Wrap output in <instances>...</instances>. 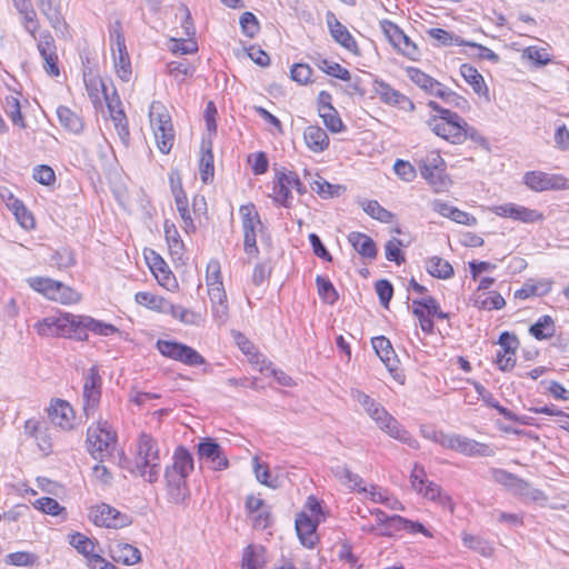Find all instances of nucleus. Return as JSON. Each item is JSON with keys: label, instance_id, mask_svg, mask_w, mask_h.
I'll use <instances>...</instances> for the list:
<instances>
[{"label": "nucleus", "instance_id": "9d476101", "mask_svg": "<svg viewBox=\"0 0 569 569\" xmlns=\"http://www.w3.org/2000/svg\"><path fill=\"white\" fill-rule=\"evenodd\" d=\"M110 39L117 74L122 81H129L132 73L131 63L120 22H116L110 29Z\"/></svg>", "mask_w": 569, "mask_h": 569}, {"label": "nucleus", "instance_id": "aec40b11", "mask_svg": "<svg viewBox=\"0 0 569 569\" xmlns=\"http://www.w3.org/2000/svg\"><path fill=\"white\" fill-rule=\"evenodd\" d=\"M327 24L333 40L352 53H359L356 39L332 12L327 13Z\"/></svg>", "mask_w": 569, "mask_h": 569}, {"label": "nucleus", "instance_id": "a211bd4d", "mask_svg": "<svg viewBox=\"0 0 569 569\" xmlns=\"http://www.w3.org/2000/svg\"><path fill=\"white\" fill-rule=\"evenodd\" d=\"M320 519H312L305 510L297 515L295 527L302 546L309 549L316 546L318 542L317 528Z\"/></svg>", "mask_w": 569, "mask_h": 569}, {"label": "nucleus", "instance_id": "58836bf2", "mask_svg": "<svg viewBox=\"0 0 569 569\" xmlns=\"http://www.w3.org/2000/svg\"><path fill=\"white\" fill-rule=\"evenodd\" d=\"M426 269L429 274L438 279H450L453 276L452 266L440 257H431L426 262Z\"/></svg>", "mask_w": 569, "mask_h": 569}, {"label": "nucleus", "instance_id": "1a4fd4ad", "mask_svg": "<svg viewBox=\"0 0 569 569\" xmlns=\"http://www.w3.org/2000/svg\"><path fill=\"white\" fill-rule=\"evenodd\" d=\"M74 315L61 313L58 317H47L34 323L33 328L42 337H67L74 339Z\"/></svg>", "mask_w": 569, "mask_h": 569}, {"label": "nucleus", "instance_id": "e433bc0d", "mask_svg": "<svg viewBox=\"0 0 569 569\" xmlns=\"http://www.w3.org/2000/svg\"><path fill=\"white\" fill-rule=\"evenodd\" d=\"M460 74L468 82L473 91L478 94L487 93L488 88L485 83L483 77L479 73V71L469 63H463L460 67Z\"/></svg>", "mask_w": 569, "mask_h": 569}, {"label": "nucleus", "instance_id": "f257e3e1", "mask_svg": "<svg viewBox=\"0 0 569 569\" xmlns=\"http://www.w3.org/2000/svg\"><path fill=\"white\" fill-rule=\"evenodd\" d=\"M127 468L131 473L142 477L150 483L159 479L161 466L157 441L148 436L141 435L138 441L137 453L133 461H127Z\"/></svg>", "mask_w": 569, "mask_h": 569}, {"label": "nucleus", "instance_id": "a18cd8bd", "mask_svg": "<svg viewBox=\"0 0 569 569\" xmlns=\"http://www.w3.org/2000/svg\"><path fill=\"white\" fill-rule=\"evenodd\" d=\"M316 66L323 71L325 73L335 77L337 79H340L342 81H350L351 80V73L348 69L343 68L337 62L329 61L323 58H319L316 61Z\"/></svg>", "mask_w": 569, "mask_h": 569}, {"label": "nucleus", "instance_id": "6e6d98bb", "mask_svg": "<svg viewBox=\"0 0 569 569\" xmlns=\"http://www.w3.org/2000/svg\"><path fill=\"white\" fill-rule=\"evenodd\" d=\"M380 28L395 49L399 47L406 37V33L390 20L380 21Z\"/></svg>", "mask_w": 569, "mask_h": 569}, {"label": "nucleus", "instance_id": "5701e85b", "mask_svg": "<svg viewBox=\"0 0 569 569\" xmlns=\"http://www.w3.org/2000/svg\"><path fill=\"white\" fill-rule=\"evenodd\" d=\"M108 551L113 561L123 566H132L141 560L140 550L124 541H112L108 547Z\"/></svg>", "mask_w": 569, "mask_h": 569}, {"label": "nucleus", "instance_id": "e2e57ef3", "mask_svg": "<svg viewBox=\"0 0 569 569\" xmlns=\"http://www.w3.org/2000/svg\"><path fill=\"white\" fill-rule=\"evenodd\" d=\"M167 71L170 76L178 80H183L184 77L191 73V64L183 58L171 61L167 64Z\"/></svg>", "mask_w": 569, "mask_h": 569}, {"label": "nucleus", "instance_id": "338daca9", "mask_svg": "<svg viewBox=\"0 0 569 569\" xmlns=\"http://www.w3.org/2000/svg\"><path fill=\"white\" fill-rule=\"evenodd\" d=\"M37 556L27 551H17L7 556V562L17 567L32 566Z\"/></svg>", "mask_w": 569, "mask_h": 569}, {"label": "nucleus", "instance_id": "8fccbe9b", "mask_svg": "<svg viewBox=\"0 0 569 569\" xmlns=\"http://www.w3.org/2000/svg\"><path fill=\"white\" fill-rule=\"evenodd\" d=\"M316 284L318 289V295L323 302L328 305H333L338 300V292L333 287L332 282L330 281V279L322 276H317Z\"/></svg>", "mask_w": 569, "mask_h": 569}, {"label": "nucleus", "instance_id": "72a5a7b5", "mask_svg": "<svg viewBox=\"0 0 569 569\" xmlns=\"http://www.w3.org/2000/svg\"><path fill=\"white\" fill-rule=\"evenodd\" d=\"M529 333L537 340L550 339L556 333L553 319L548 315L541 316L530 326Z\"/></svg>", "mask_w": 569, "mask_h": 569}, {"label": "nucleus", "instance_id": "69168bd1", "mask_svg": "<svg viewBox=\"0 0 569 569\" xmlns=\"http://www.w3.org/2000/svg\"><path fill=\"white\" fill-rule=\"evenodd\" d=\"M176 18H179L181 21V36L190 37L194 33V28L191 22V14L186 6L181 4L178 7Z\"/></svg>", "mask_w": 569, "mask_h": 569}, {"label": "nucleus", "instance_id": "cd10ccee", "mask_svg": "<svg viewBox=\"0 0 569 569\" xmlns=\"http://www.w3.org/2000/svg\"><path fill=\"white\" fill-rule=\"evenodd\" d=\"M266 549L260 545H249L242 552L241 569H264Z\"/></svg>", "mask_w": 569, "mask_h": 569}, {"label": "nucleus", "instance_id": "de8ad7c7", "mask_svg": "<svg viewBox=\"0 0 569 569\" xmlns=\"http://www.w3.org/2000/svg\"><path fill=\"white\" fill-rule=\"evenodd\" d=\"M476 305L485 310H499L506 306L505 298L497 291L478 295Z\"/></svg>", "mask_w": 569, "mask_h": 569}, {"label": "nucleus", "instance_id": "39448f33", "mask_svg": "<svg viewBox=\"0 0 569 569\" xmlns=\"http://www.w3.org/2000/svg\"><path fill=\"white\" fill-rule=\"evenodd\" d=\"M28 284L47 299L62 305H72L80 301V295L71 287L46 277H30Z\"/></svg>", "mask_w": 569, "mask_h": 569}, {"label": "nucleus", "instance_id": "6ab92c4d", "mask_svg": "<svg viewBox=\"0 0 569 569\" xmlns=\"http://www.w3.org/2000/svg\"><path fill=\"white\" fill-rule=\"evenodd\" d=\"M38 50L44 61V70L49 76H59L58 56L54 39L49 32H43L38 39Z\"/></svg>", "mask_w": 569, "mask_h": 569}, {"label": "nucleus", "instance_id": "864d4df0", "mask_svg": "<svg viewBox=\"0 0 569 569\" xmlns=\"http://www.w3.org/2000/svg\"><path fill=\"white\" fill-rule=\"evenodd\" d=\"M157 349L162 356L180 361L182 352H186V345L176 341L158 340Z\"/></svg>", "mask_w": 569, "mask_h": 569}, {"label": "nucleus", "instance_id": "774afa93", "mask_svg": "<svg viewBox=\"0 0 569 569\" xmlns=\"http://www.w3.org/2000/svg\"><path fill=\"white\" fill-rule=\"evenodd\" d=\"M51 262L59 269H68L74 264V257L68 249L56 251L51 257Z\"/></svg>", "mask_w": 569, "mask_h": 569}, {"label": "nucleus", "instance_id": "393cba45", "mask_svg": "<svg viewBox=\"0 0 569 569\" xmlns=\"http://www.w3.org/2000/svg\"><path fill=\"white\" fill-rule=\"evenodd\" d=\"M49 418L51 422L62 430L73 428L74 412L72 407L64 400H56L49 409Z\"/></svg>", "mask_w": 569, "mask_h": 569}, {"label": "nucleus", "instance_id": "a19ab883", "mask_svg": "<svg viewBox=\"0 0 569 569\" xmlns=\"http://www.w3.org/2000/svg\"><path fill=\"white\" fill-rule=\"evenodd\" d=\"M461 539L465 547L480 553L483 557H491L493 553L492 545L480 536L462 532Z\"/></svg>", "mask_w": 569, "mask_h": 569}, {"label": "nucleus", "instance_id": "412c9836", "mask_svg": "<svg viewBox=\"0 0 569 569\" xmlns=\"http://www.w3.org/2000/svg\"><path fill=\"white\" fill-rule=\"evenodd\" d=\"M231 336L234 343L248 357L249 362L254 365L260 372H264V370L269 369L271 362L268 361L266 357L258 351L256 346L244 335L232 330Z\"/></svg>", "mask_w": 569, "mask_h": 569}, {"label": "nucleus", "instance_id": "a878e982", "mask_svg": "<svg viewBox=\"0 0 569 569\" xmlns=\"http://www.w3.org/2000/svg\"><path fill=\"white\" fill-rule=\"evenodd\" d=\"M164 478L170 501L174 503L183 502L189 497L188 476L166 470Z\"/></svg>", "mask_w": 569, "mask_h": 569}, {"label": "nucleus", "instance_id": "f03ea898", "mask_svg": "<svg viewBox=\"0 0 569 569\" xmlns=\"http://www.w3.org/2000/svg\"><path fill=\"white\" fill-rule=\"evenodd\" d=\"M428 107L438 114L431 117L427 124L438 137L453 144H461L466 141V120L457 112L442 108L436 101H429Z\"/></svg>", "mask_w": 569, "mask_h": 569}, {"label": "nucleus", "instance_id": "ea45409f", "mask_svg": "<svg viewBox=\"0 0 569 569\" xmlns=\"http://www.w3.org/2000/svg\"><path fill=\"white\" fill-rule=\"evenodd\" d=\"M57 116L60 124L67 130L73 133H79L83 129L82 119L71 109L60 106L57 109Z\"/></svg>", "mask_w": 569, "mask_h": 569}, {"label": "nucleus", "instance_id": "f704fd0d", "mask_svg": "<svg viewBox=\"0 0 569 569\" xmlns=\"http://www.w3.org/2000/svg\"><path fill=\"white\" fill-rule=\"evenodd\" d=\"M161 311L171 315L173 318L178 319L184 325H197L200 320L199 315L182 306H176L169 301H164V303H162Z\"/></svg>", "mask_w": 569, "mask_h": 569}, {"label": "nucleus", "instance_id": "2f4dec72", "mask_svg": "<svg viewBox=\"0 0 569 569\" xmlns=\"http://www.w3.org/2000/svg\"><path fill=\"white\" fill-rule=\"evenodd\" d=\"M172 466L166 470L179 475L189 476L193 470V458L192 455L184 447H178L173 453Z\"/></svg>", "mask_w": 569, "mask_h": 569}, {"label": "nucleus", "instance_id": "49530a36", "mask_svg": "<svg viewBox=\"0 0 569 569\" xmlns=\"http://www.w3.org/2000/svg\"><path fill=\"white\" fill-rule=\"evenodd\" d=\"M38 7L42 14L49 20L52 28L56 30L61 29L63 26V19L59 8L53 4V0H39Z\"/></svg>", "mask_w": 569, "mask_h": 569}, {"label": "nucleus", "instance_id": "ddd939ff", "mask_svg": "<svg viewBox=\"0 0 569 569\" xmlns=\"http://www.w3.org/2000/svg\"><path fill=\"white\" fill-rule=\"evenodd\" d=\"M101 397V377L96 366L91 367L84 377L83 383V412L89 418L98 408Z\"/></svg>", "mask_w": 569, "mask_h": 569}, {"label": "nucleus", "instance_id": "20e7f679", "mask_svg": "<svg viewBox=\"0 0 569 569\" xmlns=\"http://www.w3.org/2000/svg\"><path fill=\"white\" fill-rule=\"evenodd\" d=\"M365 411L376 422L378 428L389 437L407 445L410 448H419V442L379 402L375 401L373 406L368 407Z\"/></svg>", "mask_w": 569, "mask_h": 569}, {"label": "nucleus", "instance_id": "3c124183", "mask_svg": "<svg viewBox=\"0 0 569 569\" xmlns=\"http://www.w3.org/2000/svg\"><path fill=\"white\" fill-rule=\"evenodd\" d=\"M319 117L322 119L325 126L333 133L341 132L346 130V126L343 124L337 109L335 107L319 110Z\"/></svg>", "mask_w": 569, "mask_h": 569}, {"label": "nucleus", "instance_id": "052dcab7", "mask_svg": "<svg viewBox=\"0 0 569 569\" xmlns=\"http://www.w3.org/2000/svg\"><path fill=\"white\" fill-rule=\"evenodd\" d=\"M523 57L532 61L537 67L546 66L550 62V54L547 49L530 46L523 50Z\"/></svg>", "mask_w": 569, "mask_h": 569}, {"label": "nucleus", "instance_id": "09e8293b", "mask_svg": "<svg viewBox=\"0 0 569 569\" xmlns=\"http://www.w3.org/2000/svg\"><path fill=\"white\" fill-rule=\"evenodd\" d=\"M408 78L419 88L425 90L426 92L430 93L432 88L435 86L437 87V80L430 77L429 74L425 73L418 68L415 67H408L406 69Z\"/></svg>", "mask_w": 569, "mask_h": 569}, {"label": "nucleus", "instance_id": "79ce46f5", "mask_svg": "<svg viewBox=\"0 0 569 569\" xmlns=\"http://www.w3.org/2000/svg\"><path fill=\"white\" fill-rule=\"evenodd\" d=\"M222 287V281L220 279V271L216 270V290L219 291L217 298L218 303L216 305V323L222 325L226 323L229 319L228 305H227V295Z\"/></svg>", "mask_w": 569, "mask_h": 569}, {"label": "nucleus", "instance_id": "5fc2aeb1", "mask_svg": "<svg viewBox=\"0 0 569 569\" xmlns=\"http://www.w3.org/2000/svg\"><path fill=\"white\" fill-rule=\"evenodd\" d=\"M36 509L51 516L63 515L66 518V508L61 507L59 502L50 497H41L33 502Z\"/></svg>", "mask_w": 569, "mask_h": 569}, {"label": "nucleus", "instance_id": "c9c22d12", "mask_svg": "<svg viewBox=\"0 0 569 569\" xmlns=\"http://www.w3.org/2000/svg\"><path fill=\"white\" fill-rule=\"evenodd\" d=\"M69 543L87 560L97 552L98 542L80 532L68 536Z\"/></svg>", "mask_w": 569, "mask_h": 569}, {"label": "nucleus", "instance_id": "9b49d317", "mask_svg": "<svg viewBox=\"0 0 569 569\" xmlns=\"http://www.w3.org/2000/svg\"><path fill=\"white\" fill-rule=\"evenodd\" d=\"M291 189H296L300 194L306 192V188L296 172H277L272 188L273 200L286 208H289L292 200Z\"/></svg>", "mask_w": 569, "mask_h": 569}, {"label": "nucleus", "instance_id": "6e6552de", "mask_svg": "<svg viewBox=\"0 0 569 569\" xmlns=\"http://www.w3.org/2000/svg\"><path fill=\"white\" fill-rule=\"evenodd\" d=\"M420 173L436 192L448 188L450 180L446 174V162L438 151L429 152L420 162Z\"/></svg>", "mask_w": 569, "mask_h": 569}, {"label": "nucleus", "instance_id": "603ef678", "mask_svg": "<svg viewBox=\"0 0 569 569\" xmlns=\"http://www.w3.org/2000/svg\"><path fill=\"white\" fill-rule=\"evenodd\" d=\"M360 204L367 214L380 222H390L392 219V213L376 200H363Z\"/></svg>", "mask_w": 569, "mask_h": 569}, {"label": "nucleus", "instance_id": "0eeeda50", "mask_svg": "<svg viewBox=\"0 0 569 569\" xmlns=\"http://www.w3.org/2000/svg\"><path fill=\"white\" fill-rule=\"evenodd\" d=\"M204 120L207 126V131L201 137V142L199 146V172L201 180L203 182H208L210 178L213 177V101L210 100L207 103Z\"/></svg>", "mask_w": 569, "mask_h": 569}, {"label": "nucleus", "instance_id": "4c0bfd02", "mask_svg": "<svg viewBox=\"0 0 569 569\" xmlns=\"http://www.w3.org/2000/svg\"><path fill=\"white\" fill-rule=\"evenodd\" d=\"M2 107L6 114L10 118L14 126H18L20 128L26 127L23 117L21 114V106L17 92L10 93L4 97Z\"/></svg>", "mask_w": 569, "mask_h": 569}, {"label": "nucleus", "instance_id": "7c9ffc66", "mask_svg": "<svg viewBox=\"0 0 569 569\" xmlns=\"http://www.w3.org/2000/svg\"><path fill=\"white\" fill-rule=\"evenodd\" d=\"M348 241L352 248L362 257L373 259L377 256V247L375 241L361 232H351L348 236Z\"/></svg>", "mask_w": 569, "mask_h": 569}, {"label": "nucleus", "instance_id": "4d7b16f0", "mask_svg": "<svg viewBox=\"0 0 569 569\" xmlns=\"http://www.w3.org/2000/svg\"><path fill=\"white\" fill-rule=\"evenodd\" d=\"M419 493L429 500L439 502L442 506H447L451 502L450 498L447 495H443L441 487L432 481H428L425 485L422 492Z\"/></svg>", "mask_w": 569, "mask_h": 569}, {"label": "nucleus", "instance_id": "473e14b6", "mask_svg": "<svg viewBox=\"0 0 569 569\" xmlns=\"http://www.w3.org/2000/svg\"><path fill=\"white\" fill-rule=\"evenodd\" d=\"M427 33L436 41L435 46H475V42L463 40L441 28H431Z\"/></svg>", "mask_w": 569, "mask_h": 569}, {"label": "nucleus", "instance_id": "4be33fe9", "mask_svg": "<svg viewBox=\"0 0 569 569\" xmlns=\"http://www.w3.org/2000/svg\"><path fill=\"white\" fill-rule=\"evenodd\" d=\"M375 90L383 103L399 107L409 111L415 109L413 102L408 97L393 89L389 83L382 80L376 81Z\"/></svg>", "mask_w": 569, "mask_h": 569}, {"label": "nucleus", "instance_id": "f8f14e48", "mask_svg": "<svg viewBox=\"0 0 569 569\" xmlns=\"http://www.w3.org/2000/svg\"><path fill=\"white\" fill-rule=\"evenodd\" d=\"M523 183L536 192L569 189V181L566 177L542 171H529L525 173Z\"/></svg>", "mask_w": 569, "mask_h": 569}, {"label": "nucleus", "instance_id": "b1692460", "mask_svg": "<svg viewBox=\"0 0 569 569\" xmlns=\"http://www.w3.org/2000/svg\"><path fill=\"white\" fill-rule=\"evenodd\" d=\"M372 348L377 356L385 363L386 368L396 379L399 378L398 373V359L392 348L391 342L383 336L375 337L371 339Z\"/></svg>", "mask_w": 569, "mask_h": 569}, {"label": "nucleus", "instance_id": "bf43d9fd", "mask_svg": "<svg viewBox=\"0 0 569 569\" xmlns=\"http://www.w3.org/2000/svg\"><path fill=\"white\" fill-rule=\"evenodd\" d=\"M242 33L249 38H254L260 30V24L257 17L249 11L241 14L239 20Z\"/></svg>", "mask_w": 569, "mask_h": 569}, {"label": "nucleus", "instance_id": "c756f323", "mask_svg": "<svg viewBox=\"0 0 569 569\" xmlns=\"http://www.w3.org/2000/svg\"><path fill=\"white\" fill-rule=\"evenodd\" d=\"M120 104L119 100H108V109L110 111L111 120L114 124V128L117 130V133L120 138V140L123 143H127L129 140V129L127 123V118L122 109H120L118 106Z\"/></svg>", "mask_w": 569, "mask_h": 569}, {"label": "nucleus", "instance_id": "680f3d73", "mask_svg": "<svg viewBox=\"0 0 569 569\" xmlns=\"http://www.w3.org/2000/svg\"><path fill=\"white\" fill-rule=\"evenodd\" d=\"M164 234H166V240L168 242L170 252L172 254L180 256L183 250V242L180 239L179 232L176 229V227L173 224L168 226V223H166L164 224Z\"/></svg>", "mask_w": 569, "mask_h": 569}, {"label": "nucleus", "instance_id": "423d86ee", "mask_svg": "<svg viewBox=\"0 0 569 569\" xmlns=\"http://www.w3.org/2000/svg\"><path fill=\"white\" fill-rule=\"evenodd\" d=\"M116 440V431L112 430L106 420H99L96 425L88 428V448L94 459L102 461L108 457L114 449Z\"/></svg>", "mask_w": 569, "mask_h": 569}, {"label": "nucleus", "instance_id": "c03bdc74", "mask_svg": "<svg viewBox=\"0 0 569 569\" xmlns=\"http://www.w3.org/2000/svg\"><path fill=\"white\" fill-rule=\"evenodd\" d=\"M239 212L242 220V230H258L262 227L259 213L254 204H243L240 207Z\"/></svg>", "mask_w": 569, "mask_h": 569}, {"label": "nucleus", "instance_id": "7ed1b4c3", "mask_svg": "<svg viewBox=\"0 0 569 569\" xmlns=\"http://www.w3.org/2000/svg\"><path fill=\"white\" fill-rule=\"evenodd\" d=\"M149 119L159 151L168 154L173 147L176 136L167 108L159 101L152 102Z\"/></svg>", "mask_w": 569, "mask_h": 569}, {"label": "nucleus", "instance_id": "bb28decb", "mask_svg": "<svg viewBox=\"0 0 569 569\" xmlns=\"http://www.w3.org/2000/svg\"><path fill=\"white\" fill-rule=\"evenodd\" d=\"M149 267L157 278L158 282L167 288L176 286V279L170 271L166 261L154 251L150 252V256H147Z\"/></svg>", "mask_w": 569, "mask_h": 569}, {"label": "nucleus", "instance_id": "0e129e2a", "mask_svg": "<svg viewBox=\"0 0 569 569\" xmlns=\"http://www.w3.org/2000/svg\"><path fill=\"white\" fill-rule=\"evenodd\" d=\"M405 523H407L406 518L398 515L391 516L382 527L379 535L385 537H392L399 531H405Z\"/></svg>", "mask_w": 569, "mask_h": 569}, {"label": "nucleus", "instance_id": "c85d7f7f", "mask_svg": "<svg viewBox=\"0 0 569 569\" xmlns=\"http://www.w3.org/2000/svg\"><path fill=\"white\" fill-rule=\"evenodd\" d=\"M303 139L312 152H322L329 146V137L319 126H308L305 129Z\"/></svg>", "mask_w": 569, "mask_h": 569}, {"label": "nucleus", "instance_id": "37998d69", "mask_svg": "<svg viewBox=\"0 0 569 569\" xmlns=\"http://www.w3.org/2000/svg\"><path fill=\"white\" fill-rule=\"evenodd\" d=\"M335 476L349 488L358 491H366V488L361 487L362 478L353 473L346 465H338L332 468Z\"/></svg>", "mask_w": 569, "mask_h": 569}, {"label": "nucleus", "instance_id": "f3484780", "mask_svg": "<svg viewBox=\"0 0 569 569\" xmlns=\"http://www.w3.org/2000/svg\"><path fill=\"white\" fill-rule=\"evenodd\" d=\"M76 328H74V339L77 340H86L88 338L87 331H91L99 336H111L118 332V328H116L111 323H106L100 320H96L89 316H76Z\"/></svg>", "mask_w": 569, "mask_h": 569}, {"label": "nucleus", "instance_id": "dca6fc26", "mask_svg": "<svg viewBox=\"0 0 569 569\" xmlns=\"http://www.w3.org/2000/svg\"><path fill=\"white\" fill-rule=\"evenodd\" d=\"M491 211L499 217L509 218L515 221H519L522 223H535L540 222L545 219L542 212L530 209L521 204H517L513 202L502 203L499 206H495Z\"/></svg>", "mask_w": 569, "mask_h": 569}, {"label": "nucleus", "instance_id": "2eb2a0df", "mask_svg": "<svg viewBox=\"0 0 569 569\" xmlns=\"http://www.w3.org/2000/svg\"><path fill=\"white\" fill-rule=\"evenodd\" d=\"M443 448L455 450L468 457H488L492 455V450L488 445L457 433H448Z\"/></svg>", "mask_w": 569, "mask_h": 569}, {"label": "nucleus", "instance_id": "13d9d810", "mask_svg": "<svg viewBox=\"0 0 569 569\" xmlns=\"http://www.w3.org/2000/svg\"><path fill=\"white\" fill-rule=\"evenodd\" d=\"M312 189L322 198H333L340 196L342 187L332 184L323 178H318L313 181Z\"/></svg>", "mask_w": 569, "mask_h": 569}, {"label": "nucleus", "instance_id": "4468645a", "mask_svg": "<svg viewBox=\"0 0 569 569\" xmlns=\"http://www.w3.org/2000/svg\"><path fill=\"white\" fill-rule=\"evenodd\" d=\"M90 519L96 526L106 528H123L131 523V518L116 508L101 503L91 508Z\"/></svg>", "mask_w": 569, "mask_h": 569}]
</instances>
